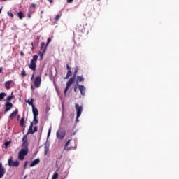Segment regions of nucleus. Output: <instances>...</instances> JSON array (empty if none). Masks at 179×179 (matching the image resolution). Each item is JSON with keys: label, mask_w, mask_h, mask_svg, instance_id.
I'll use <instances>...</instances> for the list:
<instances>
[{"label": "nucleus", "mask_w": 179, "mask_h": 179, "mask_svg": "<svg viewBox=\"0 0 179 179\" xmlns=\"http://www.w3.org/2000/svg\"><path fill=\"white\" fill-rule=\"evenodd\" d=\"M37 59H38V55H34L33 59L30 61V63L28 65L29 69H31V71H34L32 76L31 78V80H33V79H34V72H36V68H37Z\"/></svg>", "instance_id": "nucleus-1"}, {"label": "nucleus", "mask_w": 179, "mask_h": 179, "mask_svg": "<svg viewBox=\"0 0 179 179\" xmlns=\"http://www.w3.org/2000/svg\"><path fill=\"white\" fill-rule=\"evenodd\" d=\"M34 124V125H37V124H38V120H37V116H34V122H31L27 131V135H29V134H31V135H33V134H35V132H37L38 127L36 126L34 127V129H33Z\"/></svg>", "instance_id": "nucleus-2"}, {"label": "nucleus", "mask_w": 179, "mask_h": 179, "mask_svg": "<svg viewBox=\"0 0 179 179\" xmlns=\"http://www.w3.org/2000/svg\"><path fill=\"white\" fill-rule=\"evenodd\" d=\"M29 154V148L25 147L24 148H22L18 153V159L19 160H24V156H27Z\"/></svg>", "instance_id": "nucleus-3"}, {"label": "nucleus", "mask_w": 179, "mask_h": 179, "mask_svg": "<svg viewBox=\"0 0 179 179\" xmlns=\"http://www.w3.org/2000/svg\"><path fill=\"white\" fill-rule=\"evenodd\" d=\"M75 108L76 110V114H77L76 121H77V122H79V117L82 115V111H83V107L80 106L79 104L78 103H76Z\"/></svg>", "instance_id": "nucleus-4"}, {"label": "nucleus", "mask_w": 179, "mask_h": 179, "mask_svg": "<svg viewBox=\"0 0 179 179\" xmlns=\"http://www.w3.org/2000/svg\"><path fill=\"white\" fill-rule=\"evenodd\" d=\"M65 135H66V131L62 129H59L56 132V136L59 141H62L65 138Z\"/></svg>", "instance_id": "nucleus-5"}, {"label": "nucleus", "mask_w": 179, "mask_h": 179, "mask_svg": "<svg viewBox=\"0 0 179 179\" xmlns=\"http://www.w3.org/2000/svg\"><path fill=\"white\" fill-rule=\"evenodd\" d=\"M75 79H76V77H72L71 78H69V81L66 83V87L64 89V94H66V92H68V90H69V88L71 87V86H72V84L73 83V82H75Z\"/></svg>", "instance_id": "nucleus-6"}, {"label": "nucleus", "mask_w": 179, "mask_h": 179, "mask_svg": "<svg viewBox=\"0 0 179 179\" xmlns=\"http://www.w3.org/2000/svg\"><path fill=\"white\" fill-rule=\"evenodd\" d=\"M8 164L10 167H19V161H13V158H10L8 160Z\"/></svg>", "instance_id": "nucleus-7"}, {"label": "nucleus", "mask_w": 179, "mask_h": 179, "mask_svg": "<svg viewBox=\"0 0 179 179\" xmlns=\"http://www.w3.org/2000/svg\"><path fill=\"white\" fill-rule=\"evenodd\" d=\"M34 86L36 89H38L41 86V76H37L34 80Z\"/></svg>", "instance_id": "nucleus-8"}, {"label": "nucleus", "mask_w": 179, "mask_h": 179, "mask_svg": "<svg viewBox=\"0 0 179 179\" xmlns=\"http://www.w3.org/2000/svg\"><path fill=\"white\" fill-rule=\"evenodd\" d=\"M4 106H5V113H8V111H10V110L13 108V103L10 102H6Z\"/></svg>", "instance_id": "nucleus-9"}, {"label": "nucleus", "mask_w": 179, "mask_h": 179, "mask_svg": "<svg viewBox=\"0 0 179 179\" xmlns=\"http://www.w3.org/2000/svg\"><path fill=\"white\" fill-rule=\"evenodd\" d=\"M6 173V169H5V167L2 165V163L0 164V178H2L5 173Z\"/></svg>", "instance_id": "nucleus-10"}, {"label": "nucleus", "mask_w": 179, "mask_h": 179, "mask_svg": "<svg viewBox=\"0 0 179 179\" xmlns=\"http://www.w3.org/2000/svg\"><path fill=\"white\" fill-rule=\"evenodd\" d=\"M50 43H51V38H48V42H47L46 45H45V43L41 42V51H43V48H45V47H46V48H47V46H48V44H50Z\"/></svg>", "instance_id": "nucleus-11"}, {"label": "nucleus", "mask_w": 179, "mask_h": 179, "mask_svg": "<svg viewBox=\"0 0 179 179\" xmlns=\"http://www.w3.org/2000/svg\"><path fill=\"white\" fill-rule=\"evenodd\" d=\"M77 86L80 92V94H82V96H85V94L86 93V87H85V86H83V85H80L78 84Z\"/></svg>", "instance_id": "nucleus-12"}, {"label": "nucleus", "mask_w": 179, "mask_h": 179, "mask_svg": "<svg viewBox=\"0 0 179 179\" xmlns=\"http://www.w3.org/2000/svg\"><path fill=\"white\" fill-rule=\"evenodd\" d=\"M44 150H45V156L48 154V152H50V143H46L44 145Z\"/></svg>", "instance_id": "nucleus-13"}, {"label": "nucleus", "mask_w": 179, "mask_h": 179, "mask_svg": "<svg viewBox=\"0 0 179 179\" xmlns=\"http://www.w3.org/2000/svg\"><path fill=\"white\" fill-rule=\"evenodd\" d=\"M84 80H85V78H83V76H78L76 81V85L78 86V85H79V82H83Z\"/></svg>", "instance_id": "nucleus-14"}, {"label": "nucleus", "mask_w": 179, "mask_h": 179, "mask_svg": "<svg viewBox=\"0 0 179 179\" xmlns=\"http://www.w3.org/2000/svg\"><path fill=\"white\" fill-rule=\"evenodd\" d=\"M38 163H40V159L37 158L30 164V167H34V166H37Z\"/></svg>", "instance_id": "nucleus-15"}, {"label": "nucleus", "mask_w": 179, "mask_h": 179, "mask_svg": "<svg viewBox=\"0 0 179 179\" xmlns=\"http://www.w3.org/2000/svg\"><path fill=\"white\" fill-rule=\"evenodd\" d=\"M17 113H19V109H15V110L13 111V112L9 115V118H10V120H13V117H16V115H17Z\"/></svg>", "instance_id": "nucleus-16"}, {"label": "nucleus", "mask_w": 179, "mask_h": 179, "mask_svg": "<svg viewBox=\"0 0 179 179\" xmlns=\"http://www.w3.org/2000/svg\"><path fill=\"white\" fill-rule=\"evenodd\" d=\"M27 136H24L22 138V146H24V148H27Z\"/></svg>", "instance_id": "nucleus-17"}, {"label": "nucleus", "mask_w": 179, "mask_h": 179, "mask_svg": "<svg viewBox=\"0 0 179 179\" xmlns=\"http://www.w3.org/2000/svg\"><path fill=\"white\" fill-rule=\"evenodd\" d=\"M32 113H33L34 117H38V110L37 109V108H35L34 106L32 107Z\"/></svg>", "instance_id": "nucleus-18"}, {"label": "nucleus", "mask_w": 179, "mask_h": 179, "mask_svg": "<svg viewBox=\"0 0 179 179\" xmlns=\"http://www.w3.org/2000/svg\"><path fill=\"white\" fill-rule=\"evenodd\" d=\"M13 81L12 80H8L5 83V87L7 90H9L10 89V83H12Z\"/></svg>", "instance_id": "nucleus-19"}, {"label": "nucleus", "mask_w": 179, "mask_h": 179, "mask_svg": "<svg viewBox=\"0 0 179 179\" xmlns=\"http://www.w3.org/2000/svg\"><path fill=\"white\" fill-rule=\"evenodd\" d=\"M45 51H47V48L45 47L43 50L41 51H39V54L41 55V59H43V57L44 56V54H45Z\"/></svg>", "instance_id": "nucleus-20"}, {"label": "nucleus", "mask_w": 179, "mask_h": 179, "mask_svg": "<svg viewBox=\"0 0 179 179\" xmlns=\"http://www.w3.org/2000/svg\"><path fill=\"white\" fill-rule=\"evenodd\" d=\"M26 103H27L29 106H31V107H34V104H33V103H34V99H31L30 101L29 99H28L27 101H26Z\"/></svg>", "instance_id": "nucleus-21"}, {"label": "nucleus", "mask_w": 179, "mask_h": 179, "mask_svg": "<svg viewBox=\"0 0 179 179\" xmlns=\"http://www.w3.org/2000/svg\"><path fill=\"white\" fill-rule=\"evenodd\" d=\"M78 72H79V67L78 66H76L74 68V72H73V77L76 78V75H77Z\"/></svg>", "instance_id": "nucleus-22"}, {"label": "nucleus", "mask_w": 179, "mask_h": 179, "mask_svg": "<svg viewBox=\"0 0 179 179\" xmlns=\"http://www.w3.org/2000/svg\"><path fill=\"white\" fill-rule=\"evenodd\" d=\"M15 96H13V93L11 94V96H8L6 98V103H10V100H12Z\"/></svg>", "instance_id": "nucleus-23"}, {"label": "nucleus", "mask_w": 179, "mask_h": 179, "mask_svg": "<svg viewBox=\"0 0 179 179\" xmlns=\"http://www.w3.org/2000/svg\"><path fill=\"white\" fill-rule=\"evenodd\" d=\"M5 97H6V93L5 92L0 93V101H2V100L4 99Z\"/></svg>", "instance_id": "nucleus-24"}, {"label": "nucleus", "mask_w": 179, "mask_h": 179, "mask_svg": "<svg viewBox=\"0 0 179 179\" xmlns=\"http://www.w3.org/2000/svg\"><path fill=\"white\" fill-rule=\"evenodd\" d=\"M72 76V71L69 70L67 71L66 76L64 78V79H69V77Z\"/></svg>", "instance_id": "nucleus-25"}, {"label": "nucleus", "mask_w": 179, "mask_h": 179, "mask_svg": "<svg viewBox=\"0 0 179 179\" xmlns=\"http://www.w3.org/2000/svg\"><path fill=\"white\" fill-rule=\"evenodd\" d=\"M17 16H18L19 19L22 20L23 19V17H24V16L23 15V12L20 11L19 13H17Z\"/></svg>", "instance_id": "nucleus-26"}, {"label": "nucleus", "mask_w": 179, "mask_h": 179, "mask_svg": "<svg viewBox=\"0 0 179 179\" xmlns=\"http://www.w3.org/2000/svg\"><path fill=\"white\" fill-rule=\"evenodd\" d=\"M20 125L21 127H24V117H22L20 120Z\"/></svg>", "instance_id": "nucleus-27"}, {"label": "nucleus", "mask_w": 179, "mask_h": 179, "mask_svg": "<svg viewBox=\"0 0 179 179\" xmlns=\"http://www.w3.org/2000/svg\"><path fill=\"white\" fill-rule=\"evenodd\" d=\"M69 143H71V139L68 140L67 142L64 145V149H66L68 148Z\"/></svg>", "instance_id": "nucleus-28"}, {"label": "nucleus", "mask_w": 179, "mask_h": 179, "mask_svg": "<svg viewBox=\"0 0 179 179\" xmlns=\"http://www.w3.org/2000/svg\"><path fill=\"white\" fill-rule=\"evenodd\" d=\"M58 178V173H55L52 177V179H57Z\"/></svg>", "instance_id": "nucleus-29"}, {"label": "nucleus", "mask_w": 179, "mask_h": 179, "mask_svg": "<svg viewBox=\"0 0 179 179\" xmlns=\"http://www.w3.org/2000/svg\"><path fill=\"white\" fill-rule=\"evenodd\" d=\"M21 76L22 78H24L26 76V71L24 69L22 70Z\"/></svg>", "instance_id": "nucleus-30"}, {"label": "nucleus", "mask_w": 179, "mask_h": 179, "mask_svg": "<svg viewBox=\"0 0 179 179\" xmlns=\"http://www.w3.org/2000/svg\"><path fill=\"white\" fill-rule=\"evenodd\" d=\"M51 129L52 128L50 127L48 131V138L51 136Z\"/></svg>", "instance_id": "nucleus-31"}, {"label": "nucleus", "mask_w": 179, "mask_h": 179, "mask_svg": "<svg viewBox=\"0 0 179 179\" xmlns=\"http://www.w3.org/2000/svg\"><path fill=\"white\" fill-rule=\"evenodd\" d=\"M59 17H61V15H56V17H55V21H56V22H58V20H59Z\"/></svg>", "instance_id": "nucleus-32"}, {"label": "nucleus", "mask_w": 179, "mask_h": 179, "mask_svg": "<svg viewBox=\"0 0 179 179\" xmlns=\"http://www.w3.org/2000/svg\"><path fill=\"white\" fill-rule=\"evenodd\" d=\"M10 143V142L6 141V142L4 143V145H5L6 147H8V146H9Z\"/></svg>", "instance_id": "nucleus-33"}, {"label": "nucleus", "mask_w": 179, "mask_h": 179, "mask_svg": "<svg viewBox=\"0 0 179 179\" xmlns=\"http://www.w3.org/2000/svg\"><path fill=\"white\" fill-rule=\"evenodd\" d=\"M36 6H37V5L35 4V3H31V8H34V9H35Z\"/></svg>", "instance_id": "nucleus-34"}, {"label": "nucleus", "mask_w": 179, "mask_h": 179, "mask_svg": "<svg viewBox=\"0 0 179 179\" xmlns=\"http://www.w3.org/2000/svg\"><path fill=\"white\" fill-rule=\"evenodd\" d=\"M8 16H10V17H13V13H10V12H8Z\"/></svg>", "instance_id": "nucleus-35"}, {"label": "nucleus", "mask_w": 179, "mask_h": 179, "mask_svg": "<svg viewBox=\"0 0 179 179\" xmlns=\"http://www.w3.org/2000/svg\"><path fill=\"white\" fill-rule=\"evenodd\" d=\"M66 69L68 71H71V67L69 66V64H66Z\"/></svg>", "instance_id": "nucleus-36"}, {"label": "nucleus", "mask_w": 179, "mask_h": 179, "mask_svg": "<svg viewBox=\"0 0 179 179\" xmlns=\"http://www.w3.org/2000/svg\"><path fill=\"white\" fill-rule=\"evenodd\" d=\"M26 167H27V161H26L24 164V169H26Z\"/></svg>", "instance_id": "nucleus-37"}, {"label": "nucleus", "mask_w": 179, "mask_h": 179, "mask_svg": "<svg viewBox=\"0 0 179 179\" xmlns=\"http://www.w3.org/2000/svg\"><path fill=\"white\" fill-rule=\"evenodd\" d=\"M73 2V0H67L68 3H72Z\"/></svg>", "instance_id": "nucleus-38"}, {"label": "nucleus", "mask_w": 179, "mask_h": 179, "mask_svg": "<svg viewBox=\"0 0 179 179\" xmlns=\"http://www.w3.org/2000/svg\"><path fill=\"white\" fill-rule=\"evenodd\" d=\"M20 55L21 57H24V53L23 52V51L20 52Z\"/></svg>", "instance_id": "nucleus-39"}, {"label": "nucleus", "mask_w": 179, "mask_h": 179, "mask_svg": "<svg viewBox=\"0 0 179 179\" xmlns=\"http://www.w3.org/2000/svg\"><path fill=\"white\" fill-rule=\"evenodd\" d=\"M78 85L76 84V86L74 87V92H76L77 89H78Z\"/></svg>", "instance_id": "nucleus-40"}, {"label": "nucleus", "mask_w": 179, "mask_h": 179, "mask_svg": "<svg viewBox=\"0 0 179 179\" xmlns=\"http://www.w3.org/2000/svg\"><path fill=\"white\" fill-rule=\"evenodd\" d=\"M73 135H76V131H74L73 134H71L70 136H73Z\"/></svg>", "instance_id": "nucleus-41"}, {"label": "nucleus", "mask_w": 179, "mask_h": 179, "mask_svg": "<svg viewBox=\"0 0 179 179\" xmlns=\"http://www.w3.org/2000/svg\"><path fill=\"white\" fill-rule=\"evenodd\" d=\"M31 89L32 90H34V87H33V85H31Z\"/></svg>", "instance_id": "nucleus-42"}, {"label": "nucleus", "mask_w": 179, "mask_h": 179, "mask_svg": "<svg viewBox=\"0 0 179 179\" xmlns=\"http://www.w3.org/2000/svg\"><path fill=\"white\" fill-rule=\"evenodd\" d=\"M2 72V67H0V73Z\"/></svg>", "instance_id": "nucleus-43"}, {"label": "nucleus", "mask_w": 179, "mask_h": 179, "mask_svg": "<svg viewBox=\"0 0 179 179\" xmlns=\"http://www.w3.org/2000/svg\"><path fill=\"white\" fill-rule=\"evenodd\" d=\"M2 13V7L0 8V13Z\"/></svg>", "instance_id": "nucleus-44"}, {"label": "nucleus", "mask_w": 179, "mask_h": 179, "mask_svg": "<svg viewBox=\"0 0 179 179\" xmlns=\"http://www.w3.org/2000/svg\"><path fill=\"white\" fill-rule=\"evenodd\" d=\"M26 177H27V176H25L24 178V179H26Z\"/></svg>", "instance_id": "nucleus-45"}, {"label": "nucleus", "mask_w": 179, "mask_h": 179, "mask_svg": "<svg viewBox=\"0 0 179 179\" xmlns=\"http://www.w3.org/2000/svg\"><path fill=\"white\" fill-rule=\"evenodd\" d=\"M6 1H8V0H3V2H6Z\"/></svg>", "instance_id": "nucleus-46"}, {"label": "nucleus", "mask_w": 179, "mask_h": 179, "mask_svg": "<svg viewBox=\"0 0 179 179\" xmlns=\"http://www.w3.org/2000/svg\"><path fill=\"white\" fill-rule=\"evenodd\" d=\"M50 1V2H52V0H49Z\"/></svg>", "instance_id": "nucleus-47"}, {"label": "nucleus", "mask_w": 179, "mask_h": 179, "mask_svg": "<svg viewBox=\"0 0 179 179\" xmlns=\"http://www.w3.org/2000/svg\"><path fill=\"white\" fill-rule=\"evenodd\" d=\"M31 44H32V47H33V43Z\"/></svg>", "instance_id": "nucleus-48"}, {"label": "nucleus", "mask_w": 179, "mask_h": 179, "mask_svg": "<svg viewBox=\"0 0 179 179\" xmlns=\"http://www.w3.org/2000/svg\"><path fill=\"white\" fill-rule=\"evenodd\" d=\"M47 179H48V178Z\"/></svg>", "instance_id": "nucleus-49"}]
</instances>
